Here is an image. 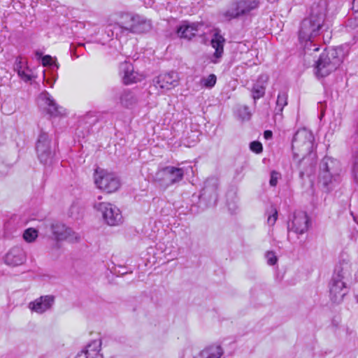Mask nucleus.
<instances>
[{
    "label": "nucleus",
    "mask_w": 358,
    "mask_h": 358,
    "mask_svg": "<svg viewBox=\"0 0 358 358\" xmlns=\"http://www.w3.org/2000/svg\"><path fill=\"white\" fill-rule=\"evenodd\" d=\"M259 6V0H233L222 15L227 20L248 16L257 10Z\"/></svg>",
    "instance_id": "4"
},
{
    "label": "nucleus",
    "mask_w": 358,
    "mask_h": 358,
    "mask_svg": "<svg viewBox=\"0 0 358 358\" xmlns=\"http://www.w3.org/2000/svg\"><path fill=\"white\" fill-rule=\"evenodd\" d=\"M212 34L210 45L215 49V52L209 57V60L210 63L215 64L220 63L223 57L225 38L219 29H213Z\"/></svg>",
    "instance_id": "12"
},
{
    "label": "nucleus",
    "mask_w": 358,
    "mask_h": 358,
    "mask_svg": "<svg viewBox=\"0 0 358 358\" xmlns=\"http://www.w3.org/2000/svg\"><path fill=\"white\" fill-rule=\"evenodd\" d=\"M39 99L42 101L41 104L50 116L59 117L64 115V110L57 104L48 92L45 91L42 92L39 96Z\"/></svg>",
    "instance_id": "15"
},
{
    "label": "nucleus",
    "mask_w": 358,
    "mask_h": 358,
    "mask_svg": "<svg viewBox=\"0 0 358 358\" xmlns=\"http://www.w3.org/2000/svg\"><path fill=\"white\" fill-rule=\"evenodd\" d=\"M184 175L185 171L182 168L168 166L156 173L155 180L162 188L166 189L180 182Z\"/></svg>",
    "instance_id": "6"
},
{
    "label": "nucleus",
    "mask_w": 358,
    "mask_h": 358,
    "mask_svg": "<svg viewBox=\"0 0 358 358\" xmlns=\"http://www.w3.org/2000/svg\"><path fill=\"white\" fill-rule=\"evenodd\" d=\"M18 76L24 82H29L32 80L33 76L32 72L28 67L24 69L22 71H19Z\"/></svg>",
    "instance_id": "34"
},
{
    "label": "nucleus",
    "mask_w": 358,
    "mask_h": 358,
    "mask_svg": "<svg viewBox=\"0 0 358 358\" xmlns=\"http://www.w3.org/2000/svg\"><path fill=\"white\" fill-rule=\"evenodd\" d=\"M280 178V174L277 171H272L271 173V178L269 181V184L272 187H275L278 183V179Z\"/></svg>",
    "instance_id": "38"
},
{
    "label": "nucleus",
    "mask_w": 358,
    "mask_h": 358,
    "mask_svg": "<svg viewBox=\"0 0 358 358\" xmlns=\"http://www.w3.org/2000/svg\"><path fill=\"white\" fill-rule=\"evenodd\" d=\"M36 152L41 163L44 165H50L53 162L54 151L51 146V141L48 134H40L36 143Z\"/></svg>",
    "instance_id": "9"
},
{
    "label": "nucleus",
    "mask_w": 358,
    "mask_h": 358,
    "mask_svg": "<svg viewBox=\"0 0 358 358\" xmlns=\"http://www.w3.org/2000/svg\"><path fill=\"white\" fill-rule=\"evenodd\" d=\"M50 229L54 238L57 241H68L71 243L78 242L80 237L78 234L73 231L65 224L55 222L51 224Z\"/></svg>",
    "instance_id": "11"
},
{
    "label": "nucleus",
    "mask_w": 358,
    "mask_h": 358,
    "mask_svg": "<svg viewBox=\"0 0 358 358\" xmlns=\"http://www.w3.org/2000/svg\"><path fill=\"white\" fill-rule=\"evenodd\" d=\"M347 332H348V334H352L353 333V331H352V330H350H350L348 329Z\"/></svg>",
    "instance_id": "43"
},
{
    "label": "nucleus",
    "mask_w": 358,
    "mask_h": 358,
    "mask_svg": "<svg viewBox=\"0 0 358 358\" xmlns=\"http://www.w3.org/2000/svg\"><path fill=\"white\" fill-rule=\"evenodd\" d=\"M287 104V94L285 92H280L276 101V110L282 113L283 108Z\"/></svg>",
    "instance_id": "29"
},
{
    "label": "nucleus",
    "mask_w": 358,
    "mask_h": 358,
    "mask_svg": "<svg viewBox=\"0 0 358 358\" xmlns=\"http://www.w3.org/2000/svg\"><path fill=\"white\" fill-rule=\"evenodd\" d=\"M355 299L357 300V302L358 303V294L355 295Z\"/></svg>",
    "instance_id": "44"
},
{
    "label": "nucleus",
    "mask_w": 358,
    "mask_h": 358,
    "mask_svg": "<svg viewBox=\"0 0 358 358\" xmlns=\"http://www.w3.org/2000/svg\"><path fill=\"white\" fill-rule=\"evenodd\" d=\"M266 258L268 264L273 266L276 264L278 259L275 253L271 251H268L266 253Z\"/></svg>",
    "instance_id": "36"
},
{
    "label": "nucleus",
    "mask_w": 358,
    "mask_h": 358,
    "mask_svg": "<svg viewBox=\"0 0 358 358\" xmlns=\"http://www.w3.org/2000/svg\"><path fill=\"white\" fill-rule=\"evenodd\" d=\"M218 182L215 178H210L205 182L200 194V201H206L208 206H215L218 199Z\"/></svg>",
    "instance_id": "13"
},
{
    "label": "nucleus",
    "mask_w": 358,
    "mask_h": 358,
    "mask_svg": "<svg viewBox=\"0 0 358 358\" xmlns=\"http://www.w3.org/2000/svg\"><path fill=\"white\" fill-rule=\"evenodd\" d=\"M178 84V76L175 72L162 73L153 80V85L156 89L162 91L169 90Z\"/></svg>",
    "instance_id": "14"
},
{
    "label": "nucleus",
    "mask_w": 358,
    "mask_h": 358,
    "mask_svg": "<svg viewBox=\"0 0 358 358\" xmlns=\"http://www.w3.org/2000/svg\"><path fill=\"white\" fill-rule=\"evenodd\" d=\"M349 288L346 281L332 276L329 283V299L334 303H340L348 294Z\"/></svg>",
    "instance_id": "10"
},
{
    "label": "nucleus",
    "mask_w": 358,
    "mask_h": 358,
    "mask_svg": "<svg viewBox=\"0 0 358 358\" xmlns=\"http://www.w3.org/2000/svg\"><path fill=\"white\" fill-rule=\"evenodd\" d=\"M217 81V77L215 74H210L206 78H203L201 80V85L206 88H212L215 86Z\"/></svg>",
    "instance_id": "30"
},
{
    "label": "nucleus",
    "mask_w": 358,
    "mask_h": 358,
    "mask_svg": "<svg viewBox=\"0 0 358 358\" xmlns=\"http://www.w3.org/2000/svg\"><path fill=\"white\" fill-rule=\"evenodd\" d=\"M25 260V252L22 248L17 247L10 249L5 257V263L12 266L21 265Z\"/></svg>",
    "instance_id": "20"
},
{
    "label": "nucleus",
    "mask_w": 358,
    "mask_h": 358,
    "mask_svg": "<svg viewBox=\"0 0 358 358\" xmlns=\"http://www.w3.org/2000/svg\"><path fill=\"white\" fill-rule=\"evenodd\" d=\"M94 208L101 213L107 224L117 226L123 222L122 213L115 205L108 202H95Z\"/></svg>",
    "instance_id": "7"
},
{
    "label": "nucleus",
    "mask_w": 358,
    "mask_h": 358,
    "mask_svg": "<svg viewBox=\"0 0 358 358\" xmlns=\"http://www.w3.org/2000/svg\"><path fill=\"white\" fill-rule=\"evenodd\" d=\"M120 75L125 85L135 83L142 80V76L134 71L133 65L127 62L120 64Z\"/></svg>",
    "instance_id": "19"
},
{
    "label": "nucleus",
    "mask_w": 358,
    "mask_h": 358,
    "mask_svg": "<svg viewBox=\"0 0 358 358\" xmlns=\"http://www.w3.org/2000/svg\"><path fill=\"white\" fill-rule=\"evenodd\" d=\"M237 114L242 120H249L251 117V113L249 108L246 106H241L237 110Z\"/></svg>",
    "instance_id": "32"
},
{
    "label": "nucleus",
    "mask_w": 358,
    "mask_h": 358,
    "mask_svg": "<svg viewBox=\"0 0 358 358\" xmlns=\"http://www.w3.org/2000/svg\"><path fill=\"white\" fill-rule=\"evenodd\" d=\"M341 49L331 48L325 50L321 54L315 64L317 76L325 77L334 71L343 62Z\"/></svg>",
    "instance_id": "2"
},
{
    "label": "nucleus",
    "mask_w": 358,
    "mask_h": 358,
    "mask_svg": "<svg viewBox=\"0 0 358 358\" xmlns=\"http://www.w3.org/2000/svg\"><path fill=\"white\" fill-rule=\"evenodd\" d=\"M319 182L327 191H330L341 182V175L320 172Z\"/></svg>",
    "instance_id": "21"
},
{
    "label": "nucleus",
    "mask_w": 358,
    "mask_h": 358,
    "mask_svg": "<svg viewBox=\"0 0 358 358\" xmlns=\"http://www.w3.org/2000/svg\"><path fill=\"white\" fill-rule=\"evenodd\" d=\"M55 297L52 295L41 296L28 304L31 311L37 314H43L51 309L54 304Z\"/></svg>",
    "instance_id": "17"
},
{
    "label": "nucleus",
    "mask_w": 358,
    "mask_h": 358,
    "mask_svg": "<svg viewBox=\"0 0 358 358\" xmlns=\"http://www.w3.org/2000/svg\"><path fill=\"white\" fill-rule=\"evenodd\" d=\"M309 219L306 213L299 211L295 213L291 224H288V229L296 234H302L308 229Z\"/></svg>",
    "instance_id": "18"
},
{
    "label": "nucleus",
    "mask_w": 358,
    "mask_h": 358,
    "mask_svg": "<svg viewBox=\"0 0 358 358\" xmlns=\"http://www.w3.org/2000/svg\"><path fill=\"white\" fill-rule=\"evenodd\" d=\"M320 172H327L332 174H340L341 166L340 162L332 157H325L320 163Z\"/></svg>",
    "instance_id": "22"
},
{
    "label": "nucleus",
    "mask_w": 358,
    "mask_h": 358,
    "mask_svg": "<svg viewBox=\"0 0 358 358\" xmlns=\"http://www.w3.org/2000/svg\"><path fill=\"white\" fill-rule=\"evenodd\" d=\"M224 350L219 344H211L202 350L194 358H221Z\"/></svg>",
    "instance_id": "24"
},
{
    "label": "nucleus",
    "mask_w": 358,
    "mask_h": 358,
    "mask_svg": "<svg viewBox=\"0 0 358 358\" xmlns=\"http://www.w3.org/2000/svg\"><path fill=\"white\" fill-rule=\"evenodd\" d=\"M38 236V231L35 229L29 228L26 229L23 234L24 239L29 243H31L35 241Z\"/></svg>",
    "instance_id": "31"
},
{
    "label": "nucleus",
    "mask_w": 358,
    "mask_h": 358,
    "mask_svg": "<svg viewBox=\"0 0 358 358\" xmlns=\"http://www.w3.org/2000/svg\"><path fill=\"white\" fill-rule=\"evenodd\" d=\"M101 343L99 340L90 342L83 350L78 353L76 358H96Z\"/></svg>",
    "instance_id": "25"
},
{
    "label": "nucleus",
    "mask_w": 358,
    "mask_h": 358,
    "mask_svg": "<svg viewBox=\"0 0 358 358\" xmlns=\"http://www.w3.org/2000/svg\"><path fill=\"white\" fill-rule=\"evenodd\" d=\"M78 207L76 206H73L71 208V212H73L74 210H78Z\"/></svg>",
    "instance_id": "42"
},
{
    "label": "nucleus",
    "mask_w": 358,
    "mask_h": 358,
    "mask_svg": "<svg viewBox=\"0 0 358 358\" xmlns=\"http://www.w3.org/2000/svg\"><path fill=\"white\" fill-rule=\"evenodd\" d=\"M314 144V136L313 133L306 129H299L294 134L292 149L294 156L299 155L303 157L310 154L313 151Z\"/></svg>",
    "instance_id": "5"
},
{
    "label": "nucleus",
    "mask_w": 358,
    "mask_h": 358,
    "mask_svg": "<svg viewBox=\"0 0 358 358\" xmlns=\"http://www.w3.org/2000/svg\"><path fill=\"white\" fill-rule=\"evenodd\" d=\"M351 267L350 257L347 254H343L336 265L332 276L346 280L351 275Z\"/></svg>",
    "instance_id": "16"
},
{
    "label": "nucleus",
    "mask_w": 358,
    "mask_h": 358,
    "mask_svg": "<svg viewBox=\"0 0 358 358\" xmlns=\"http://www.w3.org/2000/svg\"><path fill=\"white\" fill-rule=\"evenodd\" d=\"M27 68V64L22 60L21 57H17L14 64V70L19 73V71H22Z\"/></svg>",
    "instance_id": "35"
},
{
    "label": "nucleus",
    "mask_w": 358,
    "mask_h": 358,
    "mask_svg": "<svg viewBox=\"0 0 358 358\" xmlns=\"http://www.w3.org/2000/svg\"><path fill=\"white\" fill-rule=\"evenodd\" d=\"M94 177L96 187L107 193L115 192L120 186L119 178L114 173L105 170L96 169Z\"/></svg>",
    "instance_id": "8"
},
{
    "label": "nucleus",
    "mask_w": 358,
    "mask_h": 358,
    "mask_svg": "<svg viewBox=\"0 0 358 358\" xmlns=\"http://www.w3.org/2000/svg\"><path fill=\"white\" fill-rule=\"evenodd\" d=\"M42 64L44 66H50L52 71H55L59 69V64L57 62L56 59L52 58L50 55H45L42 57Z\"/></svg>",
    "instance_id": "28"
},
{
    "label": "nucleus",
    "mask_w": 358,
    "mask_h": 358,
    "mask_svg": "<svg viewBox=\"0 0 358 358\" xmlns=\"http://www.w3.org/2000/svg\"><path fill=\"white\" fill-rule=\"evenodd\" d=\"M152 27L150 20L138 14H126L118 24L122 33L143 34L150 31Z\"/></svg>",
    "instance_id": "3"
},
{
    "label": "nucleus",
    "mask_w": 358,
    "mask_h": 358,
    "mask_svg": "<svg viewBox=\"0 0 358 358\" xmlns=\"http://www.w3.org/2000/svg\"><path fill=\"white\" fill-rule=\"evenodd\" d=\"M120 103L124 107H129L137 102L135 94L127 90H123L119 94Z\"/></svg>",
    "instance_id": "27"
},
{
    "label": "nucleus",
    "mask_w": 358,
    "mask_h": 358,
    "mask_svg": "<svg viewBox=\"0 0 358 358\" xmlns=\"http://www.w3.org/2000/svg\"><path fill=\"white\" fill-rule=\"evenodd\" d=\"M200 24L188 22H183L182 24L178 28L177 33L180 38L191 39L194 37L199 30Z\"/></svg>",
    "instance_id": "23"
},
{
    "label": "nucleus",
    "mask_w": 358,
    "mask_h": 358,
    "mask_svg": "<svg viewBox=\"0 0 358 358\" xmlns=\"http://www.w3.org/2000/svg\"><path fill=\"white\" fill-rule=\"evenodd\" d=\"M267 213V223L270 226H273L278 219V210L273 206H271Z\"/></svg>",
    "instance_id": "33"
},
{
    "label": "nucleus",
    "mask_w": 358,
    "mask_h": 358,
    "mask_svg": "<svg viewBox=\"0 0 358 358\" xmlns=\"http://www.w3.org/2000/svg\"><path fill=\"white\" fill-rule=\"evenodd\" d=\"M250 150L255 153H260L262 152V145L259 141H252L250 144Z\"/></svg>",
    "instance_id": "37"
},
{
    "label": "nucleus",
    "mask_w": 358,
    "mask_h": 358,
    "mask_svg": "<svg viewBox=\"0 0 358 358\" xmlns=\"http://www.w3.org/2000/svg\"><path fill=\"white\" fill-rule=\"evenodd\" d=\"M354 179L358 183V156L355 158L352 169Z\"/></svg>",
    "instance_id": "40"
},
{
    "label": "nucleus",
    "mask_w": 358,
    "mask_h": 358,
    "mask_svg": "<svg viewBox=\"0 0 358 358\" xmlns=\"http://www.w3.org/2000/svg\"><path fill=\"white\" fill-rule=\"evenodd\" d=\"M352 9L355 12V26H358V0H353Z\"/></svg>",
    "instance_id": "39"
},
{
    "label": "nucleus",
    "mask_w": 358,
    "mask_h": 358,
    "mask_svg": "<svg viewBox=\"0 0 358 358\" xmlns=\"http://www.w3.org/2000/svg\"><path fill=\"white\" fill-rule=\"evenodd\" d=\"M273 136V133L270 130H266L264 132V137L268 140V139H271Z\"/></svg>",
    "instance_id": "41"
},
{
    "label": "nucleus",
    "mask_w": 358,
    "mask_h": 358,
    "mask_svg": "<svg viewBox=\"0 0 358 358\" xmlns=\"http://www.w3.org/2000/svg\"><path fill=\"white\" fill-rule=\"evenodd\" d=\"M268 80V77L266 75H261L257 83L253 85L252 94L255 101L264 96Z\"/></svg>",
    "instance_id": "26"
},
{
    "label": "nucleus",
    "mask_w": 358,
    "mask_h": 358,
    "mask_svg": "<svg viewBox=\"0 0 358 358\" xmlns=\"http://www.w3.org/2000/svg\"><path fill=\"white\" fill-rule=\"evenodd\" d=\"M327 0L314 2L311 7L309 16L303 20L299 30V41L306 51L317 52L319 48L313 44V38L317 36L324 25L327 12Z\"/></svg>",
    "instance_id": "1"
}]
</instances>
